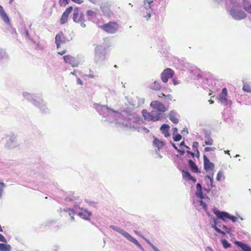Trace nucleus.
<instances>
[{"instance_id":"obj_25","label":"nucleus","mask_w":251,"mask_h":251,"mask_svg":"<svg viewBox=\"0 0 251 251\" xmlns=\"http://www.w3.org/2000/svg\"><path fill=\"white\" fill-rule=\"evenodd\" d=\"M11 246L8 244L0 243V251H10Z\"/></svg>"},{"instance_id":"obj_31","label":"nucleus","mask_w":251,"mask_h":251,"mask_svg":"<svg viewBox=\"0 0 251 251\" xmlns=\"http://www.w3.org/2000/svg\"><path fill=\"white\" fill-rule=\"evenodd\" d=\"M223 177V172L222 171H219L217 175V177H216L217 180L220 181L221 180L222 177Z\"/></svg>"},{"instance_id":"obj_22","label":"nucleus","mask_w":251,"mask_h":251,"mask_svg":"<svg viewBox=\"0 0 251 251\" xmlns=\"http://www.w3.org/2000/svg\"><path fill=\"white\" fill-rule=\"evenodd\" d=\"M242 4L247 12L251 13V3L248 0H243Z\"/></svg>"},{"instance_id":"obj_48","label":"nucleus","mask_w":251,"mask_h":251,"mask_svg":"<svg viewBox=\"0 0 251 251\" xmlns=\"http://www.w3.org/2000/svg\"><path fill=\"white\" fill-rule=\"evenodd\" d=\"M197 191H200V190L202 189V187L200 183H198L197 184Z\"/></svg>"},{"instance_id":"obj_36","label":"nucleus","mask_w":251,"mask_h":251,"mask_svg":"<svg viewBox=\"0 0 251 251\" xmlns=\"http://www.w3.org/2000/svg\"><path fill=\"white\" fill-rule=\"evenodd\" d=\"M199 143L198 142H194L192 145V148L194 151H198V150Z\"/></svg>"},{"instance_id":"obj_57","label":"nucleus","mask_w":251,"mask_h":251,"mask_svg":"<svg viewBox=\"0 0 251 251\" xmlns=\"http://www.w3.org/2000/svg\"><path fill=\"white\" fill-rule=\"evenodd\" d=\"M152 248L153 249V250H154L155 251H159V250H158L156 248H155L154 246H152Z\"/></svg>"},{"instance_id":"obj_7","label":"nucleus","mask_w":251,"mask_h":251,"mask_svg":"<svg viewBox=\"0 0 251 251\" xmlns=\"http://www.w3.org/2000/svg\"><path fill=\"white\" fill-rule=\"evenodd\" d=\"M59 212L62 217H69L71 221H74V216H75V210L73 208H60Z\"/></svg>"},{"instance_id":"obj_9","label":"nucleus","mask_w":251,"mask_h":251,"mask_svg":"<svg viewBox=\"0 0 251 251\" xmlns=\"http://www.w3.org/2000/svg\"><path fill=\"white\" fill-rule=\"evenodd\" d=\"M174 72L170 68L165 69L161 74V78L164 83H167L169 79L173 77Z\"/></svg>"},{"instance_id":"obj_16","label":"nucleus","mask_w":251,"mask_h":251,"mask_svg":"<svg viewBox=\"0 0 251 251\" xmlns=\"http://www.w3.org/2000/svg\"><path fill=\"white\" fill-rule=\"evenodd\" d=\"M214 213L217 216L218 219L226 221L228 216V213L226 212H221L219 210L214 211Z\"/></svg>"},{"instance_id":"obj_14","label":"nucleus","mask_w":251,"mask_h":251,"mask_svg":"<svg viewBox=\"0 0 251 251\" xmlns=\"http://www.w3.org/2000/svg\"><path fill=\"white\" fill-rule=\"evenodd\" d=\"M110 5L109 4H103L100 6V9L105 15L110 17L113 14V12L110 9Z\"/></svg>"},{"instance_id":"obj_26","label":"nucleus","mask_w":251,"mask_h":251,"mask_svg":"<svg viewBox=\"0 0 251 251\" xmlns=\"http://www.w3.org/2000/svg\"><path fill=\"white\" fill-rule=\"evenodd\" d=\"M161 88V86L158 81H154L153 83L151 85V88L154 90H160Z\"/></svg>"},{"instance_id":"obj_43","label":"nucleus","mask_w":251,"mask_h":251,"mask_svg":"<svg viewBox=\"0 0 251 251\" xmlns=\"http://www.w3.org/2000/svg\"><path fill=\"white\" fill-rule=\"evenodd\" d=\"M0 241L4 242V243H6L7 242V241H6V239L0 233Z\"/></svg>"},{"instance_id":"obj_30","label":"nucleus","mask_w":251,"mask_h":251,"mask_svg":"<svg viewBox=\"0 0 251 251\" xmlns=\"http://www.w3.org/2000/svg\"><path fill=\"white\" fill-rule=\"evenodd\" d=\"M243 90L244 91L247 92H251V88L250 86L248 84H244L243 87Z\"/></svg>"},{"instance_id":"obj_10","label":"nucleus","mask_w":251,"mask_h":251,"mask_svg":"<svg viewBox=\"0 0 251 251\" xmlns=\"http://www.w3.org/2000/svg\"><path fill=\"white\" fill-rule=\"evenodd\" d=\"M116 230L122 234L126 239L133 243L138 247L140 249H142V247L139 242L136 239L131 236L128 233L122 229H116Z\"/></svg>"},{"instance_id":"obj_23","label":"nucleus","mask_w":251,"mask_h":251,"mask_svg":"<svg viewBox=\"0 0 251 251\" xmlns=\"http://www.w3.org/2000/svg\"><path fill=\"white\" fill-rule=\"evenodd\" d=\"M86 15H87V17H88L89 19H92L96 18V17L97 16V13L93 10H88L86 11Z\"/></svg>"},{"instance_id":"obj_8","label":"nucleus","mask_w":251,"mask_h":251,"mask_svg":"<svg viewBox=\"0 0 251 251\" xmlns=\"http://www.w3.org/2000/svg\"><path fill=\"white\" fill-rule=\"evenodd\" d=\"M142 114L146 120L151 121H157L161 119V114L158 113L156 115L154 116L151 114V113L147 111V110L144 109L142 110Z\"/></svg>"},{"instance_id":"obj_45","label":"nucleus","mask_w":251,"mask_h":251,"mask_svg":"<svg viewBox=\"0 0 251 251\" xmlns=\"http://www.w3.org/2000/svg\"><path fill=\"white\" fill-rule=\"evenodd\" d=\"M73 2H75L78 4H81L83 2V0H72Z\"/></svg>"},{"instance_id":"obj_5","label":"nucleus","mask_w":251,"mask_h":251,"mask_svg":"<svg viewBox=\"0 0 251 251\" xmlns=\"http://www.w3.org/2000/svg\"><path fill=\"white\" fill-rule=\"evenodd\" d=\"M229 13L234 19L237 20H242L246 17V13L243 10L234 8H232L230 9Z\"/></svg>"},{"instance_id":"obj_2","label":"nucleus","mask_w":251,"mask_h":251,"mask_svg":"<svg viewBox=\"0 0 251 251\" xmlns=\"http://www.w3.org/2000/svg\"><path fill=\"white\" fill-rule=\"evenodd\" d=\"M100 28L106 33L114 34L117 31L119 26L116 22H109L100 26Z\"/></svg>"},{"instance_id":"obj_4","label":"nucleus","mask_w":251,"mask_h":251,"mask_svg":"<svg viewBox=\"0 0 251 251\" xmlns=\"http://www.w3.org/2000/svg\"><path fill=\"white\" fill-rule=\"evenodd\" d=\"M109 47L108 44L97 45L95 49V56L97 59H104L106 54V50Z\"/></svg>"},{"instance_id":"obj_59","label":"nucleus","mask_w":251,"mask_h":251,"mask_svg":"<svg viewBox=\"0 0 251 251\" xmlns=\"http://www.w3.org/2000/svg\"><path fill=\"white\" fill-rule=\"evenodd\" d=\"M152 248L153 249V250H154L155 251H159V250H158L156 248H155L154 246H152Z\"/></svg>"},{"instance_id":"obj_60","label":"nucleus","mask_w":251,"mask_h":251,"mask_svg":"<svg viewBox=\"0 0 251 251\" xmlns=\"http://www.w3.org/2000/svg\"><path fill=\"white\" fill-rule=\"evenodd\" d=\"M152 248L153 249V250H154L155 251H159V250H158L156 248H155L154 246H152Z\"/></svg>"},{"instance_id":"obj_49","label":"nucleus","mask_w":251,"mask_h":251,"mask_svg":"<svg viewBox=\"0 0 251 251\" xmlns=\"http://www.w3.org/2000/svg\"><path fill=\"white\" fill-rule=\"evenodd\" d=\"M89 1L95 4H96L99 2V0H89Z\"/></svg>"},{"instance_id":"obj_34","label":"nucleus","mask_w":251,"mask_h":251,"mask_svg":"<svg viewBox=\"0 0 251 251\" xmlns=\"http://www.w3.org/2000/svg\"><path fill=\"white\" fill-rule=\"evenodd\" d=\"M204 143L205 145H212L213 144V140L211 138L209 137L207 140L205 141Z\"/></svg>"},{"instance_id":"obj_39","label":"nucleus","mask_w":251,"mask_h":251,"mask_svg":"<svg viewBox=\"0 0 251 251\" xmlns=\"http://www.w3.org/2000/svg\"><path fill=\"white\" fill-rule=\"evenodd\" d=\"M227 219L231 220L233 222H235L237 220V218L236 217L231 216L229 214H228Z\"/></svg>"},{"instance_id":"obj_35","label":"nucleus","mask_w":251,"mask_h":251,"mask_svg":"<svg viewBox=\"0 0 251 251\" xmlns=\"http://www.w3.org/2000/svg\"><path fill=\"white\" fill-rule=\"evenodd\" d=\"M196 195L198 197H199L201 199H203V195L202 192V189L200 190V191H197V192L196 193Z\"/></svg>"},{"instance_id":"obj_32","label":"nucleus","mask_w":251,"mask_h":251,"mask_svg":"<svg viewBox=\"0 0 251 251\" xmlns=\"http://www.w3.org/2000/svg\"><path fill=\"white\" fill-rule=\"evenodd\" d=\"M182 138V136L179 134H177L175 136H174L173 139L175 142H177L180 141Z\"/></svg>"},{"instance_id":"obj_12","label":"nucleus","mask_w":251,"mask_h":251,"mask_svg":"<svg viewBox=\"0 0 251 251\" xmlns=\"http://www.w3.org/2000/svg\"><path fill=\"white\" fill-rule=\"evenodd\" d=\"M150 106L152 108L162 112L166 111L168 109V107H166L164 104L158 100L151 101L150 103Z\"/></svg>"},{"instance_id":"obj_18","label":"nucleus","mask_w":251,"mask_h":251,"mask_svg":"<svg viewBox=\"0 0 251 251\" xmlns=\"http://www.w3.org/2000/svg\"><path fill=\"white\" fill-rule=\"evenodd\" d=\"M234 243L240 247L244 251H251V248L247 244L237 241H235Z\"/></svg>"},{"instance_id":"obj_29","label":"nucleus","mask_w":251,"mask_h":251,"mask_svg":"<svg viewBox=\"0 0 251 251\" xmlns=\"http://www.w3.org/2000/svg\"><path fill=\"white\" fill-rule=\"evenodd\" d=\"M79 215L82 217L84 219H87L88 217L90 216L89 213L87 212V211H85L84 212H80Z\"/></svg>"},{"instance_id":"obj_38","label":"nucleus","mask_w":251,"mask_h":251,"mask_svg":"<svg viewBox=\"0 0 251 251\" xmlns=\"http://www.w3.org/2000/svg\"><path fill=\"white\" fill-rule=\"evenodd\" d=\"M200 205L203 207V209H206L207 205L205 202H204L202 200L200 201Z\"/></svg>"},{"instance_id":"obj_46","label":"nucleus","mask_w":251,"mask_h":251,"mask_svg":"<svg viewBox=\"0 0 251 251\" xmlns=\"http://www.w3.org/2000/svg\"><path fill=\"white\" fill-rule=\"evenodd\" d=\"M223 227L225 228L226 231L227 233H230L231 232V229L229 228H227L225 226H223Z\"/></svg>"},{"instance_id":"obj_62","label":"nucleus","mask_w":251,"mask_h":251,"mask_svg":"<svg viewBox=\"0 0 251 251\" xmlns=\"http://www.w3.org/2000/svg\"><path fill=\"white\" fill-rule=\"evenodd\" d=\"M151 14H148V15L147 16H145V17L147 18V19H149L150 17H151Z\"/></svg>"},{"instance_id":"obj_47","label":"nucleus","mask_w":251,"mask_h":251,"mask_svg":"<svg viewBox=\"0 0 251 251\" xmlns=\"http://www.w3.org/2000/svg\"><path fill=\"white\" fill-rule=\"evenodd\" d=\"M66 52H67V50H64L58 52V54H60L61 55H62L64 54L65 53H66Z\"/></svg>"},{"instance_id":"obj_37","label":"nucleus","mask_w":251,"mask_h":251,"mask_svg":"<svg viewBox=\"0 0 251 251\" xmlns=\"http://www.w3.org/2000/svg\"><path fill=\"white\" fill-rule=\"evenodd\" d=\"M69 0H59V4L61 6L65 5L69 3Z\"/></svg>"},{"instance_id":"obj_11","label":"nucleus","mask_w":251,"mask_h":251,"mask_svg":"<svg viewBox=\"0 0 251 251\" xmlns=\"http://www.w3.org/2000/svg\"><path fill=\"white\" fill-rule=\"evenodd\" d=\"M63 59L65 63L71 65L72 67H77L79 65V61L74 56L71 55H66L63 56Z\"/></svg>"},{"instance_id":"obj_24","label":"nucleus","mask_w":251,"mask_h":251,"mask_svg":"<svg viewBox=\"0 0 251 251\" xmlns=\"http://www.w3.org/2000/svg\"><path fill=\"white\" fill-rule=\"evenodd\" d=\"M188 162L189 166L191 168V170H192L193 172L195 173H197L199 172V169L193 161H192V160H189Z\"/></svg>"},{"instance_id":"obj_33","label":"nucleus","mask_w":251,"mask_h":251,"mask_svg":"<svg viewBox=\"0 0 251 251\" xmlns=\"http://www.w3.org/2000/svg\"><path fill=\"white\" fill-rule=\"evenodd\" d=\"M153 2L152 0H145L144 4L146 5L147 8H151V4Z\"/></svg>"},{"instance_id":"obj_13","label":"nucleus","mask_w":251,"mask_h":251,"mask_svg":"<svg viewBox=\"0 0 251 251\" xmlns=\"http://www.w3.org/2000/svg\"><path fill=\"white\" fill-rule=\"evenodd\" d=\"M73 7L69 6L67 8L65 11L62 14L60 20V23L61 25H64L66 23L68 20L69 15L73 10Z\"/></svg>"},{"instance_id":"obj_58","label":"nucleus","mask_w":251,"mask_h":251,"mask_svg":"<svg viewBox=\"0 0 251 251\" xmlns=\"http://www.w3.org/2000/svg\"><path fill=\"white\" fill-rule=\"evenodd\" d=\"M152 248L153 249V250H154L155 251H159V250H158L156 248H155L154 246H152Z\"/></svg>"},{"instance_id":"obj_21","label":"nucleus","mask_w":251,"mask_h":251,"mask_svg":"<svg viewBox=\"0 0 251 251\" xmlns=\"http://www.w3.org/2000/svg\"><path fill=\"white\" fill-rule=\"evenodd\" d=\"M169 119L174 124H176L178 123V119L177 118L176 113L174 111H171L169 113Z\"/></svg>"},{"instance_id":"obj_52","label":"nucleus","mask_w":251,"mask_h":251,"mask_svg":"<svg viewBox=\"0 0 251 251\" xmlns=\"http://www.w3.org/2000/svg\"><path fill=\"white\" fill-rule=\"evenodd\" d=\"M77 83L80 85H82L83 84V83L82 82V81L80 80V78H78L77 79Z\"/></svg>"},{"instance_id":"obj_44","label":"nucleus","mask_w":251,"mask_h":251,"mask_svg":"<svg viewBox=\"0 0 251 251\" xmlns=\"http://www.w3.org/2000/svg\"><path fill=\"white\" fill-rule=\"evenodd\" d=\"M161 97H167L168 98H169L170 100L172 98V97L170 95H168L166 96L164 93H162L160 94V96H158L159 98H161Z\"/></svg>"},{"instance_id":"obj_54","label":"nucleus","mask_w":251,"mask_h":251,"mask_svg":"<svg viewBox=\"0 0 251 251\" xmlns=\"http://www.w3.org/2000/svg\"><path fill=\"white\" fill-rule=\"evenodd\" d=\"M188 180H192L194 182H196V179L194 178L193 176L192 179H189Z\"/></svg>"},{"instance_id":"obj_17","label":"nucleus","mask_w":251,"mask_h":251,"mask_svg":"<svg viewBox=\"0 0 251 251\" xmlns=\"http://www.w3.org/2000/svg\"><path fill=\"white\" fill-rule=\"evenodd\" d=\"M170 126L167 124H163L160 127L162 133L164 134L165 137H167L170 136L169 129Z\"/></svg>"},{"instance_id":"obj_28","label":"nucleus","mask_w":251,"mask_h":251,"mask_svg":"<svg viewBox=\"0 0 251 251\" xmlns=\"http://www.w3.org/2000/svg\"><path fill=\"white\" fill-rule=\"evenodd\" d=\"M222 243L223 245V247L225 249H227L231 247V245L228 243L226 239L222 240Z\"/></svg>"},{"instance_id":"obj_51","label":"nucleus","mask_w":251,"mask_h":251,"mask_svg":"<svg viewBox=\"0 0 251 251\" xmlns=\"http://www.w3.org/2000/svg\"><path fill=\"white\" fill-rule=\"evenodd\" d=\"M187 153L190 154V155H191V156L192 157H194L195 156V153H193V152H192L191 151H187Z\"/></svg>"},{"instance_id":"obj_40","label":"nucleus","mask_w":251,"mask_h":251,"mask_svg":"<svg viewBox=\"0 0 251 251\" xmlns=\"http://www.w3.org/2000/svg\"><path fill=\"white\" fill-rule=\"evenodd\" d=\"M4 187V183L3 182H0V197L3 193V188Z\"/></svg>"},{"instance_id":"obj_6","label":"nucleus","mask_w":251,"mask_h":251,"mask_svg":"<svg viewBox=\"0 0 251 251\" xmlns=\"http://www.w3.org/2000/svg\"><path fill=\"white\" fill-rule=\"evenodd\" d=\"M55 40L57 49L59 48L62 44H65L70 41L62 31L56 35Z\"/></svg>"},{"instance_id":"obj_27","label":"nucleus","mask_w":251,"mask_h":251,"mask_svg":"<svg viewBox=\"0 0 251 251\" xmlns=\"http://www.w3.org/2000/svg\"><path fill=\"white\" fill-rule=\"evenodd\" d=\"M182 176L183 178H186L187 180L192 178V176H191L190 174L187 171H183Z\"/></svg>"},{"instance_id":"obj_15","label":"nucleus","mask_w":251,"mask_h":251,"mask_svg":"<svg viewBox=\"0 0 251 251\" xmlns=\"http://www.w3.org/2000/svg\"><path fill=\"white\" fill-rule=\"evenodd\" d=\"M227 92L226 88H224L223 89L221 93L219 95V100L224 102L225 104H227Z\"/></svg>"},{"instance_id":"obj_1","label":"nucleus","mask_w":251,"mask_h":251,"mask_svg":"<svg viewBox=\"0 0 251 251\" xmlns=\"http://www.w3.org/2000/svg\"><path fill=\"white\" fill-rule=\"evenodd\" d=\"M203 161L204 169L209 174L206 177L210 180V182L212 183L213 181L214 164L211 162L205 155H203Z\"/></svg>"},{"instance_id":"obj_55","label":"nucleus","mask_w":251,"mask_h":251,"mask_svg":"<svg viewBox=\"0 0 251 251\" xmlns=\"http://www.w3.org/2000/svg\"><path fill=\"white\" fill-rule=\"evenodd\" d=\"M173 131H174V133H175V132H177V129L176 127L173 128Z\"/></svg>"},{"instance_id":"obj_56","label":"nucleus","mask_w":251,"mask_h":251,"mask_svg":"<svg viewBox=\"0 0 251 251\" xmlns=\"http://www.w3.org/2000/svg\"><path fill=\"white\" fill-rule=\"evenodd\" d=\"M185 144H184V141H182L180 144V145L179 146L180 147H181V146H184V147Z\"/></svg>"},{"instance_id":"obj_53","label":"nucleus","mask_w":251,"mask_h":251,"mask_svg":"<svg viewBox=\"0 0 251 251\" xmlns=\"http://www.w3.org/2000/svg\"><path fill=\"white\" fill-rule=\"evenodd\" d=\"M206 251H214L211 248L207 247L206 249Z\"/></svg>"},{"instance_id":"obj_20","label":"nucleus","mask_w":251,"mask_h":251,"mask_svg":"<svg viewBox=\"0 0 251 251\" xmlns=\"http://www.w3.org/2000/svg\"><path fill=\"white\" fill-rule=\"evenodd\" d=\"M0 16H1V18L3 19L5 23H9V18L7 16L6 13L5 12L3 7L1 5H0Z\"/></svg>"},{"instance_id":"obj_63","label":"nucleus","mask_w":251,"mask_h":251,"mask_svg":"<svg viewBox=\"0 0 251 251\" xmlns=\"http://www.w3.org/2000/svg\"><path fill=\"white\" fill-rule=\"evenodd\" d=\"M184 147H185L186 149H190V148H189L188 146H186V145L184 146Z\"/></svg>"},{"instance_id":"obj_50","label":"nucleus","mask_w":251,"mask_h":251,"mask_svg":"<svg viewBox=\"0 0 251 251\" xmlns=\"http://www.w3.org/2000/svg\"><path fill=\"white\" fill-rule=\"evenodd\" d=\"M173 146L174 148L176 150H177V151H179V152H181V151H180V150H178L177 149V147L175 145V144H173ZM184 153V151H181V154H183Z\"/></svg>"},{"instance_id":"obj_3","label":"nucleus","mask_w":251,"mask_h":251,"mask_svg":"<svg viewBox=\"0 0 251 251\" xmlns=\"http://www.w3.org/2000/svg\"><path fill=\"white\" fill-rule=\"evenodd\" d=\"M73 19L75 23L80 24L82 27H85V20L84 19V14L80 11L78 8L75 9L73 15Z\"/></svg>"},{"instance_id":"obj_61","label":"nucleus","mask_w":251,"mask_h":251,"mask_svg":"<svg viewBox=\"0 0 251 251\" xmlns=\"http://www.w3.org/2000/svg\"><path fill=\"white\" fill-rule=\"evenodd\" d=\"M197 152V157H199L200 156V152L199 151V150H198V151H196Z\"/></svg>"},{"instance_id":"obj_64","label":"nucleus","mask_w":251,"mask_h":251,"mask_svg":"<svg viewBox=\"0 0 251 251\" xmlns=\"http://www.w3.org/2000/svg\"><path fill=\"white\" fill-rule=\"evenodd\" d=\"M209 102H210V104H212V103H213V102H213V100H209Z\"/></svg>"},{"instance_id":"obj_41","label":"nucleus","mask_w":251,"mask_h":251,"mask_svg":"<svg viewBox=\"0 0 251 251\" xmlns=\"http://www.w3.org/2000/svg\"><path fill=\"white\" fill-rule=\"evenodd\" d=\"M215 149V148H212V147H206L204 148V151L205 152L210 151H213Z\"/></svg>"},{"instance_id":"obj_19","label":"nucleus","mask_w":251,"mask_h":251,"mask_svg":"<svg viewBox=\"0 0 251 251\" xmlns=\"http://www.w3.org/2000/svg\"><path fill=\"white\" fill-rule=\"evenodd\" d=\"M153 144L155 147L158 148V150L161 149L165 146V143L164 142L160 141L156 138H154Z\"/></svg>"},{"instance_id":"obj_42","label":"nucleus","mask_w":251,"mask_h":251,"mask_svg":"<svg viewBox=\"0 0 251 251\" xmlns=\"http://www.w3.org/2000/svg\"><path fill=\"white\" fill-rule=\"evenodd\" d=\"M215 229L218 232L222 234H225V232L222 230H221L220 229L218 228L216 226H214Z\"/></svg>"}]
</instances>
